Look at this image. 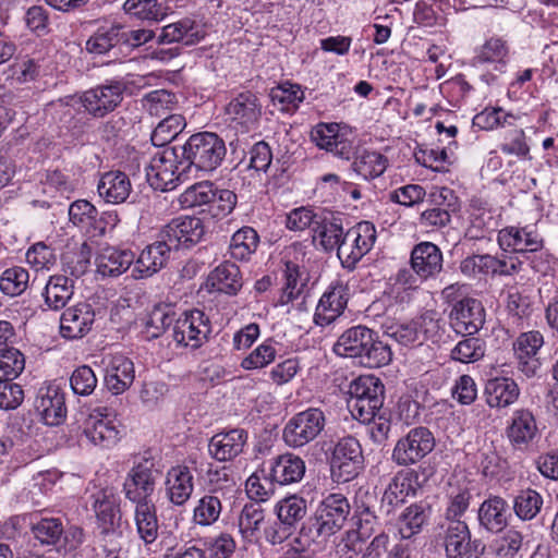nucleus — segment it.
Listing matches in <instances>:
<instances>
[{"label":"nucleus","mask_w":558,"mask_h":558,"mask_svg":"<svg viewBox=\"0 0 558 558\" xmlns=\"http://www.w3.org/2000/svg\"><path fill=\"white\" fill-rule=\"evenodd\" d=\"M339 356L356 359L368 368H377L389 364L392 352L388 343L379 339L378 332L363 325L347 329L333 345Z\"/></svg>","instance_id":"1"},{"label":"nucleus","mask_w":558,"mask_h":558,"mask_svg":"<svg viewBox=\"0 0 558 558\" xmlns=\"http://www.w3.org/2000/svg\"><path fill=\"white\" fill-rule=\"evenodd\" d=\"M350 510L344 495L329 494L318 504L313 515L302 522L299 534L313 543L326 541L343 527Z\"/></svg>","instance_id":"2"},{"label":"nucleus","mask_w":558,"mask_h":558,"mask_svg":"<svg viewBox=\"0 0 558 558\" xmlns=\"http://www.w3.org/2000/svg\"><path fill=\"white\" fill-rule=\"evenodd\" d=\"M185 168L194 167L198 171L211 172L223 161L227 147L225 141L216 133L199 132L189 137L179 147Z\"/></svg>","instance_id":"3"},{"label":"nucleus","mask_w":558,"mask_h":558,"mask_svg":"<svg viewBox=\"0 0 558 558\" xmlns=\"http://www.w3.org/2000/svg\"><path fill=\"white\" fill-rule=\"evenodd\" d=\"M339 558H416L415 548L408 543L392 544L390 536L381 532L364 547L355 532L348 533L345 539L338 546Z\"/></svg>","instance_id":"4"},{"label":"nucleus","mask_w":558,"mask_h":558,"mask_svg":"<svg viewBox=\"0 0 558 558\" xmlns=\"http://www.w3.org/2000/svg\"><path fill=\"white\" fill-rule=\"evenodd\" d=\"M160 474L157 462L149 450L135 458L133 466L123 482L125 498L132 504L153 501L151 496Z\"/></svg>","instance_id":"5"},{"label":"nucleus","mask_w":558,"mask_h":558,"mask_svg":"<svg viewBox=\"0 0 558 558\" xmlns=\"http://www.w3.org/2000/svg\"><path fill=\"white\" fill-rule=\"evenodd\" d=\"M349 409L360 422H369L384 411L385 387L375 376H360L349 387Z\"/></svg>","instance_id":"6"},{"label":"nucleus","mask_w":558,"mask_h":558,"mask_svg":"<svg viewBox=\"0 0 558 558\" xmlns=\"http://www.w3.org/2000/svg\"><path fill=\"white\" fill-rule=\"evenodd\" d=\"M179 153V147L166 148L150 159L146 167V178L154 190L171 191L182 181L187 168Z\"/></svg>","instance_id":"7"},{"label":"nucleus","mask_w":558,"mask_h":558,"mask_svg":"<svg viewBox=\"0 0 558 558\" xmlns=\"http://www.w3.org/2000/svg\"><path fill=\"white\" fill-rule=\"evenodd\" d=\"M326 422L320 409L308 408L289 418L282 429V440L289 448L301 449L324 432Z\"/></svg>","instance_id":"8"},{"label":"nucleus","mask_w":558,"mask_h":558,"mask_svg":"<svg viewBox=\"0 0 558 558\" xmlns=\"http://www.w3.org/2000/svg\"><path fill=\"white\" fill-rule=\"evenodd\" d=\"M363 463L364 457L359 440L353 436L340 438L329 458L332 481L338 484L352 481L363 470Z\"/></svg>","instance_id":"9"},{"label":"nucleus","mask_w":558,"mask_h":558,"mask_svg":"<svg viewBox=\"0 0 558 558\" xmlns=\"http://www.w3.org/2000/svg\"><path fill=\"white\" fill-rule=\"evenodd\" d=\"M126 84L123 80H106L104 83L84 90L78 102L93 118H104L122 102Z\"/></svg>","instance_id":"10"},{"label":"nucleus","mask_w":558,"mask_h":558,"mask_svg":"<svg viewBox=\"0 0 558 558\" xmlns=\"http://www.w3.org/2000/svg\"><path fill=\"white\" fill-rule=\"evenodd\" d=\"M435 444V437L427 427H414L398 439L392 449L391 460L399 466L408 468L429 454Z\"/></svg>","instance_id":"11"},{"label":"nucleus","mask_w":558,"mask_h":558,"mask_svg":"<svg viewBox=\"0 0 558 558\" xmlns=\"http://www.w3.org/2000/svg\"><path fill=\"white\" fill-rule=\"evenodd\" d=\"M262 104L251 90L239 93L225 108L229 126L239 133H248L258 126L262 117Z\"/></svg>","instance_id":"12"},{"label":"nucleus","mask_w":558,"mask_h":558,"mask_svg":"<svg viewBox=\"0 0 558 558\" xmlns=\"http://www.w3.org/2000/svg\"><path fill=\"white\" fill-rule=\"evenodd\" d=\"M211 332L209 318L201 310L184 312L175 319L173 339L183 347L198 349L208 340Z\"/></svg>","instance_id":"13"},{"label":"nucleus","mask_w":558,"mask_h":558,"mask_svg":"<svg viewBox=\"0 0 558 558\" xmlns=\"http://www.w3.org/2000/svg\"><path fill=\"white\" fill-rule=\"evenodd\" d=\"M205 233L204 223L201 218L194 216H182L172 219L159 232L171 250L191 248L196 245Z\"/></svg>","instance_id":"14"},{"label":"nucleus","mask_w":558,"mask_h":558,"mask_svg":"<svg viewBox=\"0 0 558 558\" xmlns=\"http://www.w3.org/2000/svg\"><path fill=\"white\" fill-rule=\"evenodd\" d=\"M447 558H480L485 546L480 539H471V532L464 521H451L445 530Z\"/></svg>","instance_id":"15"},{"label":"nucleus","mask_w":558,"mask_h":558,"mask_svg":"<svg viewBox=\"0 0 558 558\" xmlns=\"http://www.w3.org/2000/svg\"><path fill=\"white\" fill-rule=\"evenodd\" d=\"M418 490L417 474L414 472L398 471L387 485L379 506L381 515H390L396 508L414 497Z\"/></svg>","instance_id":"16"},{"label":"nucleus","mask_w":558,"mask_h":558,"mask_svg":"<svg viewBox=\"0 0 558 558\" xmlns=\"http://www.w3.org/2000/svg\"><path fill=\"white\" fill-rule=\"evenodd\" d=\"M83 434L96 446L109 448L120 439L116 420L107 413V408H96L85 418Z\"/></svg>","instance_id":"17"},{"label":"nucleus","mask_w":558,"mask_h":558,"mask_svg":"<svg viewBox=\"0 0 558 558\" xmlns=\"http://www.w3.org/2000/svg\"><path fill=\"white\" fill-rule=\"evenodd\" d=\"M449 319L457 333L472 336L483 327L485 310L480 300L463 298L453 304Z\"/></svg>","instance_id":"18"},{"label":"nucleus","mask_w":558,"mask_h":558,"mask_svg":"<svg viewBox=\"0 0 558 558\" xmlns=\"http://www.w3.org/2000/svg\"><path fill=\"white\" fill-rule=\"evenodd\" d=\"M94 306L87 302H78L66 307L60 317V333L63 338L82 339L95 323Z\"/></svg>","instance_id":"19"},{"label":"nucleus","mask_w":558,"mask_h":558,"mask_svg":"<svg viewBox=\"0 0 558 558\" xmlns=\"http://www.w3.org/2000/svg\"><path fill=\"white\" fill-rule=\"evenodd\" d=\"M497 242L502 252L522 254L539 251L544 240L539 233L530 227H506L499 230Z\"/></svg>","instance_id":"20"},{"label":"nucleus","mask_w":558,"mask_h":558,"mask_svg":"<svg viewBox=\"0 0 558 558\" xmlns=\"http://www.w3.org/2000/svg\"><path fill=\"white\" fill-rule=\"evenodd\" d=\"M35 407L46 425L58 426L64 422L68 413L65 391L56 384L41 387Z\"/></svg>","instance_id":"21"},{"label":"nucleus","mask_w":558,"mask_h":558,"mask_svg":"<svg viewBox=\"0 0 558 558\" xmlns=\"http://www.w3.org/2000/svg\"><path fill=\"white\" fill-rule=\"evenodd\" d=\"M538 435L534 414L529 409L512 412L506 427V436L517 450H526Z\"/></svg>","instance_id":"22"},{"label":"nucleus","mask_w":558,"mask_h":558,"mask_svg":"<svg viewBox=\"0 0 558 558\" xmlns=\"http://www.w3.org/2000/svg\"><path fill=\"white\" fill-rule=\"evenodd\" d=\"M442 252L432 242H421L411 252L410 264L422 280L436 278L442 270Z\"/></svg>","instance_id":"23"},{"label":"nucleus","mask_w":558,"mask_h":558,"mask_svg":"<svg viewBox=\"0 0 558 558\" xmlns=\"http://www.w3.org/2000/svg\"><path fill=\"white\" fill-rule=\"evenodd\" d=\"M349 288L341 281L332 282L322 295L315 313V323L319 326L331 324L347 307Z\"/></svg>","instance_id":"24"},{"label":"nucleus","mask_w":558,"mask_h":558,"mask_svg":"<svg viewBox=\"0 0 558 558\" xmlns=\"http://www.w3.org/2000/svg\"><path fill=\"white\" fill-rule=\"evenodd\" d=\"M95 510L101 533L114 535L121 521L120 498L112 488H104L93 495Z\"/></svg>","instance_id":"25"},{"label":"nucleus","mask_w":558,"mask_h":558,"mask_svg":"<svg viewBox=\"0 0 558 558\" xmlns=\"http://www.w3.org/2000/svg\"><path fill=\"white\" fill-rule=\"evenodd\" d=\"M171 251L172 250L158 234V240L147 245L134 262V268L132 270L133 277L135 279H144L157 274L166 266Z\"/></svg>","instance_id":"26"},{"label":"nucleus","mask_w":558,"mask_h":558,"mask_svg":"<svg viewBox=\"0 0 558 558\" xmlns=\"http://www.w3.org/2000/svg\"><path fill=\"white\" fill-rule=\"evenodd\" d=\"M305 471V461L292 452H286L269 460V476L280 486L299 483L304 477Z\"/></svg>","instance_id":"27"},{"label":"nucleus","mask_w":558,"mask_h":558,"mask_svg":"<svg viewBox=\"0 0 558 558\" xmlns=\"http://www.w3.org/2000/svg\"><path fill=\"white\" fill-rule=\"evenodd\" d=\"M342 221L332 214H320L312 229V242L316 248L332 252L341 240H345Z\"/></svg>","instance_id":"28"},{"label":"nucleus","mask_w":558,"mask_h":558,"mask_svg":"<svg viewBox=\"0 0 558 558\" xmlns=\"http://www.w3.org/2000/svg\"><path fill=\"white\" fill-rule=\"evenodd\" d=\"M313 137L318 147L341 159L350 160L355 155L353 142L339 132L337 124H319Z\"/></svg>","instance_id":"29"},{"label":"nucleus","mask_w":558,"mask_h":558,"mask_svg":"<svg viewBox=\"0 0 558 558\" xmlns=\"http://www.w3.org/2000/svg\"><path fill=\"white\" fill-rule=\"evenodd\" d=\"M247 439V433L241 428L214 435L208 444L210 456L218 461H230L239 456Z\"/></svg>","instance_id":"30"},{"label":"nucleus","mask_w":558,"mask_h":558,"mask_svg":"<svg viewBox=\"0 0 558 558\" xmlns=\"http://www.w3.org/2000/svg\"><path fill=\"white\" fill-rule=\"evenodd\" d=\"M510 515L508 502L500 496H489L477 511L480 525L492 533L502 532Z\"/></svg>","instance_id":"31"},{"label":"nucleus","mask_w":558,"mask_h":558,"mask_svg":"<svg viewBox=\"0 0 558 558\" xmlns=\"http://www.w3.org/2000/svg\"><path fill=\"white\" fill-rule=\"evenodd\" d=\"M69 220L88 236L96 238L105 234V226L98 221L97 208L86 199H77L70 205Z\"/></svg>","instance_id":"32"},{"label":"nucleus","mask_w":558,"mask_h":558,"mask_svg":"<svg viewBox=\"0 0 558 558\" xmlns=\"http://www.w3.org/2000/svg\"><path fill=\"white\" fill-rule=\"evenodd\" d=\"M131 191L130 178L120 170L102 173L97 184L98 195L110 204L124 203L130 196Z\"/></svg>","instance_id":"33"},{"label":"nucleus","mask_w":558,"mask_h":558,"mask_svg":"<svg viewBox=\"0 0 558 558\" xmlns=\"http://www.w3.org/2000/svg\"><path fill=\"white\" fill-rule=\"evenodd\" d=\"M193 474L185 465L172 466L166 476V493L175 506L184 505L194 489Z\"/></svg>","instance_id":"34"},{"label":"nucleus","mask_w":558,"mask_h":558,"mask_svg":"<svg viewBox=\"0 0 558 558\" xmlns=\"http://www.w3.org/2000/svg\"><path fill=\"white\" fill-rule=\"evenodd\" d=\"M484 396L490 408L504 409L519 399L520 388L512 378L495 377L486 381Z\"/></svg>","instance_id":"35"},{"label":"nucleus","mask_w":558,"mask_h":558,"mask_svg":"<svg viewBox=\"0 0 558 558\" xmlns=\"http://www.w3.org/2000/svg\"><path fill=\"white\" fill-rule=\"evenodd\" d=\"M135 371L133 362L123 356L112 357L107 366L105 375V385L113 395L123 393L133 384Z\"/></svg>","instance_id":"36"},{"label":"nucleus","mask_w":558,"mask_h":558,"mask_svg":"<svg viewBox=\"0 0 558 558\" xmlns=\"http://www.w3.org/2000/svg\"><path fill=\"white\" fill-rule=\"evenodd\" d=\"M203 37L201 26L193 19L184 17L166 25L158 37V43H183L189 46L198 43Z\"/></svg>","instance_id":"37"},{"label":"nucleus","mask_w":558,"mask_h":558,"mask_svg":"<svg viewBox=\"0 0 558 558\" xmlns=\"http://www.w3.org/2000/svg\"><path fill=\"white\" fill-rule=\"evenodd\" d=\"M73 294L74 280L64 275L51 276L43 292L45 304L52 311L64 308Z\"/></svg>","instance_id":"38"},{"label":"nucleus","mask_w":558,"mask_h":558,"mask_svg":"<svg viewBox=\"0 0 558 558\" xmlns=\"http://www.w3.org/2000/svg\"><path fill=\"white\" fill-rule=\"evenodd\" d=\"M134 253L130 250L106 247L96 258L97 270L102 276H119L130 268L134 263Z\"/></svg>","instance_id":"39"},{"label":"nucleus","mask_w":558,"mask_h":558,"mask_svg":"<svg viewBox=\"0 0 558 558\" xmlns=\"http://www.w3.org/2000/svg\"><path fill=\"white\" fill-rule=\"evenodd\" d=\"M175 312L169 304H155L144 317L143 333L147 340L159 338L174 323Z\"/></svg>","instance_id":"40"},{"label":"nucleus","mask_w":558,"mask_h":558,"mask_svg":"<svg viewBox=\"0 0 558 558\" xmlns=\"http://www.w3.org/2000/svg\"><path fill=\"white\" fill-rule=\"evenodd\" d=\"M134 520L140 538L146 544H153L158 537V518L153 501L134 504Z\"/></svg>","instance_id":"41"},{"label":"nucleus","mask_w":558,"mask_h":558,"mask_svg":"<svg viewBox=\"0 0 558 558\" xmlns=\"http://www.w3.org/2000/svg\"><path fill=\"white\" fill-rule=\"evenodd\" d=\"M430 515V506L426 502H415L404 509L399 518V534L401 539H409L418 534Z\"/></svg>","instance_id":"42"},{"label":"nucleus","mask_w":558,"mask_h":558,"mask_svg":"<svg viewBox=\"0 0 558 558\" xmlns=\"http://www.w3.org/2000/svg\"><path fill=\"white\" fill-rule=\"evenodd\" d=\"M208 281L213 289L234 295L242 288L240 268L230 262L217 266L209 275Z\"/></svg>","instance_id":"43"},{"label":"nucleus","mask_w":558,"mask_h":558,"mask_svg":"<svg viewBox=\"0 0 558 558\" xmlns=\"http://www.w3.org/2000/svg\"><path fill=\"white\" fill-rule=\"evenodd\" d=\"M509 57V47L506 40L492 37L476 51L473 64L495 63V70L504 72Z\"/></svg>","instance_id":"44"},{"label":"nucleus","mask_w":558,"mask_h":558,"mask_svg":"<svg viewBox=\"0 0 558 558\" xmlns=\"http://www.w3.org/2000/svg\"><path fill=\"white\" fill-rule=\"evenodd\" d=\"M345 240L352 242L355 251H351L353 260L361 258L371 251L376 241L375 226L369 221H361L355 227L349 229L344 235Z\"/></svg>","instance_id":"45"},{"label":"nucleus","mask_w":558,"mask_h":558,"mask_svg":"<svg viewBox=\"0 0 558 558\" xmlns=\"http://www.w3.org/2000/svg\"><path fill=\"white\" fill-rule=\"evenodd\" d=\"M265 521V509L259 501L246 504L239 517V530L242 537L248 542L257 539L262 524Z\"/></svg>","instance_id":"46"},{"label":"nucleus","mask_w":558,"mask_h":558,"mask_svg":"<svg viewBox=\"0 0 558 558\" xmlns=\"http://www.w3.org/2000/svg\"><path fill=\"white\" fill-rule=\"evenodd\" d=\"M277 518L293 530L307 514V501L299 495H290L276 505Z\"/></svg>","instance_id":"47"},{"label":"nucleus","mask_w":558,"mask_h":558,"mask_svg":"<svg viewBox=\"0 0 558 558\" xmlns=\"http://www.w3.org/2000/svg\"><path fill=\"white\" fill-rule=\"evenodd\" d=\"M258 244V233L252 227H243L232 235L229 251L232 258L246 260L256 252Z\"/></svg>","instance_id":"48"},{"label":"nucleus","mask_w":558,"mask_h":558,"mask_svg":"<svg viewBox=\"0 0 558 558\" xmlns=\"http://www.w3.org/2000/svg\"><path fill=\"white\" fill-rule=\"evenodd\" d=\"M121 46L120 25L98 28L86 41L85 48L93 54H106Z\"/></svg>","instance_id":"49"},{"label":"nucleus","mask_w":558,"mask_h":558,"mask_svg":"<svg viewBox=\"0 0 558 558\" xmlns=\"http://www.w3.org/2000/svg\"><path fill=\"white\" fill-rule=\"evenodd\" d=\"M543 504V497L537 490L525 488L514 496L512 508L520 520L531 521L541 512Z\"/></svg>","instance_id":"50"},{"label":"nucleus","mask_w":558,"mask_h":558,"mask_svg":"<svg viewBox=\"0 0 558 558\" xmlns=\"http://www.w3.org/2000/svg\"><path fill=\"white\" fill-rule=\"evenodd\" d=\"M123 10L131 17L146 22H159L166 16L159 0H126Z\"/></svg>","instance_id":"51"},{"label":"nucleus","mask_w":558,"mask_h":558,"mask_svg":"<svg viewBox=\"0 0 558 558\" xmlns=\"http://www.w3.org/2000/svg\"><path fill=\"white\" fill-rule=\"evenodd\" d=\"M388 165L386 156L378 151L364 150L352 163L353 170L364 179L381 175Z\"/></svg>","instance_id":"52"},{"label":"nucleus","mask_w":558,"mask_h":558,"mask_svg":"<svg viewBox=\"0 0 558 558\" xmlns=\"http://www.w3.org/2000/svg\"><path fill=\"white\" fill-rule=\"evenodd\" d=\"M185 119L181 114H170L161 120L151 133L154 146L162 147L174 140L185 128Z\"/></svg>","instance_id":"53"},{"label":"nucleus","mask_w":558,"mask_h":558,"mask_svg":"<svg viewBox=\"0 0 558 558\" xmlns=\"http://www.w3.org/2000/svg\"><path fill=\"white\" fill-rule=\"evenodd\" d=\"M508 253L509 252H504L497 256L486 254V276L509 277L521 271L523 262L517 256L509 255Z\"/></svg>","instance_id":"54"},{"label":"nucleus","mask_w":558,"mask_h":558,"mask_svg":"<svg viewBox=\"0 0 558 558\" xmlns=\"http://www.w3.org/2000/svg\"><path fill=\"white\" fill-rule=\"evenodd\" d=\"M215 184L210 181H203L189 186L179 197L182 208H192L207 205L215 199Z\"/></svg>","instance_id":"55"},{"label":"nucleus","mask_w":558,"mask_h":558,"mask_svg":"<svg viewBox=\"0 0 558 558\" xmlns=\"http://www.w3.org/2000/svg\"><path fill=\"white\" fill-rule=\"evenodd\" d=\"M448 505L445 511L446 519L461 521L460 518L466 512L472 499L471 489L468 486H451L447 494Z\"/></svg>","instance_id":"56"},{"label":"nucleus","mask_w":558,"mask_h":558,"mask_svg":"<svg viewBox=\"0 0 558 558\" xmlns=\"http://www.w3.org/2000/svg\"><path fill=\"white\" fill-rule=\"evenodd\" d=\"M486 351L485 342L477 337H469L459 341L451 350L452 360L461 363H474L484 357Z\"/></svg>","instance_id":"57"},{"label":"nucleus","mask_w":558,"mask_h":558,"mask_svg":"<svg viewBox=\"0 0 558 558\" xmlns=\"http://www.w3.org/2000/svg\"><path fill=\"white\" fill-rule=\"evenodd\" d=\"M24 355L15 348L0 349V381H12L24 369Z\"/></svg>","instance_id":"58"},{"label":"nucleus","mask_w":558,"mask_h":558,"mask_svg":"<svg viewBox=\"0 0 558 558\" xmlns=\"http://www.w3.org/2000/svg\"><path fill=\"white\" fill-rule=\"evenodd\" d=\"M29 275L23 267H11L3 271L0 277L1 291L10 296L22 294L28 284Z\"/></svg>","instance_id":"59"},{"label":"nucleus","mask_w":558,"mask_h":558,"mask_svg":"<svg viewBox=\"0 0 558 558\" xmlns=\"http://www.w3.org/2000/svg\"><path fill=\"white\" fill-rule=\"evenodd\" d=\"M97 377L88 365L76 367L70 376V387L74 395L81 397L90 396L97 387Z\"/></svg>","instance_id":"60"},{"label":"nucleus","mask_w":558,"mask_h":558,"mask_svg":"<svg viewBox=\"0 0 558 558\" xmlns=\"http://www.w3.org/2000/svg\"><path fill=\"white\" fill-rule=\"evenodd\" d=\"M220 512V499L216 496L205 495L194 509L193 520L198 525L208 526L218 520Z\"/></svg>","instance_id":"61"},{"label":"nucleus","mask_w":558,"mask_h":558,"mask_svg":"<svg viewBox=\"0 0 558 558\" xmlns=\"http://www.w3.org/2000/svg\"><path fill=\"white\" fill-rule=\"evenodd\" d=\"M276 483L271 481L269 472L260 470L254 472L245 483L246 494L251 499L256 501H265L274 493V485Z\"/></svg>","instance_id":"62"},{"label":"nucleus","mask_w":558,"mask_h":558,"mask_svg":"<svg viewBox=\"0 0 558 558\" xmlns=\"http://www.w3.org/2000/svg\"><path fill=\"white\" fill-rule=\"evenodd\" d=\"M90 257V246L86 242L82 243L77 251L68 253L64 256V271L74 278L82 277L89 267Z\"/></svg>","instance_id":"63"},{"label":"nucleus","mask_w":558,"mask_h":558,"mask_svg":"<svg viewBox=\"0 0 558 558\" xmlns=\"http://www.w3.org/2000/svg\"><path fill=\"white\" fill-rule=\"evenodd\" d=\"M33 533L41 544L54 545L63 536L64 530L60 519L43 518L34 524Z\"/></svg>","instance_id":"64"}]
</instances>
